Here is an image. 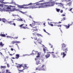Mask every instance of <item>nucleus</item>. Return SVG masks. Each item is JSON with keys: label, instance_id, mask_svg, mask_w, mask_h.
I'll return each mask as SVG.
<instances>
[{"label": "nucleus", "instance_id": "f257e3e1", "mask_svg": "<svg viewBox=\"0 0 73 73\" xmlns=\"http://www.w3.org/2000/svg\"><path fill=\"white\" fill-rule=\"evenodd\" d=\"M10 4H14V5H17L18 7L19 8H26V9H28L29 8V7H25L24 6H27V5H32V3H30L28 5H19L16 4V3L15 2L12 1L10 3Z\"/></svg>", "mask_w": 73, "mask_h": 73}, {"label": "nucleus", "instance_id": "f03ea898", "mask_svg": "<svg viewBox=\"0 0 73 73\" xmlns=\"http://www.w3.org/2000/svg\"><path fill=\"white\" fill-rule=\"evenodd\" d=\"M35 36L34 37L35 40H34V41L35 43L36 42H37V41H39V40H41V39H40V38H38V37H37V36H38V37L41 36V35L37 33L36 34H35ZM35 40H36V41Z\"/></svg>", "mask_w": 73, "mask_h": 73}, {"label": "nucleus", "instance_id": "7ed1b4c3", "mask_svg": "<svg viewBox=\"0 0 73 73\" xmlns=\"http://www.w3.org/2000/svg\"><path fill=\"white\" fill-rule=\"evenodd\" d=\"M37 54L38 55H41V53L38 52V51L33 50L32 51V53H31V55H36Z\"/></svg>", "mask_w": 73, "mask_h": 73}, {"label": "nucleus", "instance_id": "20e7f679", "mask_svg": "<svg viewBox=\"0 0 73 73\" xmlns=\"http://www.w3.org/2000/svg\"><path fill=\"white\" fill-rule=\"evenodd\" d=\"M40 58V55H38L36 56V58L35 59V60L36 61V65H38L40 63V60H38V59Z\"/></svg>", "mask_w": 73, "mask_h": 73}, {"label": "nucleus", "instance_id": "39448f33", "mask_svg": "<svg viewBox=\"0 0 73 73\" xmlns=\"http://www.w3.org/2000/svg\"><path fill=\"white\" fill-rule=\"evenodd\" d=\"M54 5V2H50L47 3V5H46V6L49 7L50 6H53Z\"/></svg>", "mask_w": 73, "mask_h": 73}, {"label": "nucleus", "instance_id": "423d86ee", "mask_svg": "<svg viewBox=\"0 0 73 73\" xmlns=\"http://www.w3.org/2000/svg\"><path fill=\"white\" fill-rule=\"evenodd\" d=\"M40 68L41 70H46V66L45 64H43Z\"/></svg>", "mask_w": 73, "mask_h": 73}, {"label": "nucleus", "instance_id": "0eeeda50", "mask_svg": "<svg viewBox=\"0 0 73 73\" xmlns=\"http://www.w3.org/2000/svg\"><path fill=\"white\" fill-rule=\"evenodd\" d=\"M38 5H39V4L35 3L34 4V5L33 6V7L34 8H37L38 7Z\"/></svg>", "mask_w": 73, "mask_h": 73}, {"label": "nucleus", "instance_id": "6e6552de", "mask_svg": "<svg viewBox=\"0 0 73 73\" xmlns=\"http://www.w3.org/2000/svg\"><path fill=\"white\" fill-rule=\"evenodd\" d=\"M29 25L30 26H31V27H32L34 28H37V26H35V25H36V24L35 23H32V24H30Z\"/></svg>", "mask_w": 73, "mask_h": 73}, {"label": "nucleus", "instance_id": "1a4fd4ad", "mask_svg": "<svg viewBox=\"0 0 73 73\" xmlns=\"http://www.w3.org/2000/svg\"><path fill=\"white\" fill-rule=\"evenodd\" d=\"M24 25V24H23L19 26V27H21V28H23V29H29V28H28L27 27H22V26H23Z\"/></svg>", "mask_w": 73, "mask_h": 73}, {"label": "nucleus", "instance_id": "9d476101", "mask_svg": "<svg viewBox=\"0 0 73 73\" xmlns=\"http://www.w3.org/2000/svg\"><path fill=\"white\" fill-rule=\"evenodd\" d=\"M61 45V48L63 50L65 48L66 46V44H65L64 43H63Z\"/></svg>", "mask_w": 73, "mask_h": 73}, {"label": "nucleus", "instance_id": "9b49d317", "mask_svg": "<svg viewBox=\"0 0 73 73\" xmlns=\"http://www.w3.org/2000/svg\"><path fill=\"white\" fill-rule=\"evenodd\" d=\"M73 25V23H72V24H71L70 25H69V24H68V25H64V27H66V28L67 29H68V28H69V27H70V26L71 25Z\"/></svg>", "mask_w": 73, "mask_h": 73}, {"label": "nucleus", "instance_id": "f8f14e48", "mask_svg": "<svg viewBox=\"0 0 73 73\" xmlns=\"http://www.w3.org/2000/svg\"><path fill=\"white\" fill-rule=\"evenodd\" d=\"M19 57H20L19 55H16L14 57H13L12 58V59H15V58L18 59V58H19Z\"/></svg>", "mask_w": 73, "mask_h": 73}, {"label": "nucleus", "instance_id": "ddd939ff", "mask_svg": "<svg viewBox=\"0 0 73 73\" xmlns=\"http://www.w3.org/2000/svg\"><path fill=\"white\" fill-rule=\"evenodd\" d=\"M19 66H17V68H18V69H20V68H21V66H23V65L22 64H19Z\"/></svg>", "mask_w": 73, "mask_h": 73}, {"label": "nucleus", "instance_id": "4468645a", "mask_svg": "<svg viewBox=\"0 0 73 73\" xmlns=\"http://www.w3.org/2000/svg\"><path fill=\"white\" fill-rule=\"evenodd\" d=\"M1 21H2L3 22V23H5L7 21V20L3 18L1 19Z\"/></svg>", "mask_w": 73, "mask_h": 73}, {"label": "nucleus", "instance_id": "2eb2a0df", "mask_svg": "<svg viewBox=\"0 0 73 73\" xmlns=\"http://www.w3.org/2000/svg\"><path fill=\"white\" fill-rule=\"evenodd\" d=\"M41 58V60L42 61H44V56H40V58Z\"/></svg>", "mask_w": 73, "mask_h": 73}, {"label": "nucleus", "instance_id": "dca6fc26", "mask_svg": "<svg viewBox=\"0 0 73 73\" xmlns=\"http://www.w3.org/2000/svg\"><path fill=\"white\" fill-rule=\"evenodd\" d=\"M53 24H54V26H57V25L58 24V23H56V22H54Z\"/></svg>", "mask_w": 73, "mask_h": 73}, {"label": "nucleus", "instance_id": "f3484780", "mask_svg": "<svg viewBox=\"0 0 73 73\" xmlns=\"http://www.w3.org/2000/svg\"><path fill=\"white\" fill-rule=\"evenodd\" d=\"M5 7H6L7 10V9H11V7H9L7 5H5Z\"/></svg>", "mask_w": 73, "mask_h": 73}, {"label": "nucleus", "instance_id": "a211bd4d", "mask_svg": "<svg viewBox=\"0 0 73 73\" xmlns=\"http://www.w3.org/2000/svg\"><path fill=\"white\" fill-rule=\"evenodd\" d=\"M13 22H12V21H7V23H8V24H10V25H12V23Z\"/></svg>", "mask_w": 73, "mask_h": 73}, {"label": "nucleus", "instance_id": "6ab92c4d", "mask_svg": "<svg viewBox=\"0 0 73 73\" xmlns=\"http://www.w3.org/2000/svg\"><path fill=\"white\" fill-rule=\"evenodd\" d=\"M36 70H41V68H36L35 69Z\"/></svg>", "mask_w": 73, "mask_h": 73}, {"label": "nucleus", "instance_id": "aec40b11", "mask_svg": "<svg viewBox=\"0 0 73 73\" xmlns=\"http://www.w3.org/2000/svg\"><path fill=\"white\" fill-rule=\"evenodd\" d=\"M0 45L2 46H3L4 45V44H3L2 42H1L0 43Z\"/></svg>", "mask_w": 73, "mask_h": 73}, {"label": "nucleus", "instance_id": "412c9836", "mask_svg": "<svg viewBox=\"0 0 73 73\" xmlns=\"http://www.w3.org/2000/svg\"><path fill=\"white\" fill-rule=\"evenodd\" d=\"M64 50V51L66 53V52L68 51V48H66V49H65L64 50Z\"/></svg>", "mask_w": 73, "mask_h": 73}, {"label": "nucleus", "instance_id": "4be33fe9", "mask_svg": "<svg viewBox=\"0 0 73 73\" xmlns=\"http://www.w3.org/2000/svg\"><path fill=\"white\" fill-rule=\"evenodd\" d=\"M1 69H2V68L3 69L4 68H6V66H1Z\"/></svg>", "mask_w": 73, "mask_h": 73}, {"label": "nucleus", "instance_id": "5701e85b", "mask_svg": "<svg viewBox=\"0 0 73 73\" xmlns=\"http://www.w3.org/2000/svg\"><path fill=\"white\" fill-rule=\"evenodd\" d=\"M4 1V0H0V2L1 3H3L4 4L5 3V4H6V3H5L4 2H3V1Z\"/></svg>", "mask_w": 73, "mask_h": 73}, {"label": "nucleus", "instance_id": "b1692460", "mask_svg": "<svg viewBox=\"0 0 73 73\" xmlns=\"http://www.w3.org/2000/svg\"><path fill=\"white\" fill-rule=\"evenodd\" d=\"M50 56V55H46L45 56L46 58H48V57H49Z\"/></svg>", "mask_w": 73, "mask_h": 73}, {"label": "nucleus", "instance_id": "393cba45", "mask_svg": "<svg viewBox=\"0 0 73 73\" xmlns=\"http://www.w3.org/2000/svg\"><path fill=\"white\" fill-rule=\"evenodd\" d=\"M48 24L49 25H50V26H51V27H53V24H52L50 23H49V22H48Z\"/></svg>", "mask_w": 73, "mask_h": 73}, {"label": "nucleus", "instance_id": "a878e982", "mask_svg": "<svg viewBox=\"0 0 73 73\" xmlns=\"http://www.w3.org/2000/svg\"><path fill=\"white\" fill-rule=\"evenodd\" d=\"M5 64H7V66L8 67V68H9L10 66H9V64H7V62L5 63Z\"/></svg>", "mask_w": 73, "mask_h": 73}, {"label": "nucleus", "instance_id": "bb28decb", "mask_svg": "<svg viewBox=\"0 0 73 73\" xmlns=\"http://www.w3.org/2000/svg\"><path fill=\"white\" fill-rule=\"evenodd\" d=\"M24 70V69H23L22 70H19V69H18V70H19V71L20 72H23V70Z\"/></svg>", "mask_w": 73, "mask_h": 73}, {"label": "nucleus", "instance_id": "cd10ccee", "mask_svg": "<svg viewBox=\"0 0 73 73\" xmlns=\"http://www.w3.org/2000/svg\"><path fill=\"white\" fill-rule=\"evenodd\" d=\"M15 43H16V41H13L11 42V44H15Z\"/></svg>", "mask_w": 73, "mask_h": 73}, {"label": "nucleus", "instance_id": "c85d7f7f", "mask_svg": "<svg viewBox=\"0 0 73 73\" xmlns=\"http://www.w3.org/2000/svg\"><path fill=\"white\" fill-rule=\"evenodd\" d=\"M1 36L2 37H5V34H1Z\"/></svg>", "mask_w": 73, "mask_h": 73}, {"label": "nucleus", "instance_id": "c756f323", "mask_svg": "<svg viewBox=\"0 0 73 73\" xmlns=\"http://www.w3.org/2000/svg\"><path fill=\"white\" fill-rule=\"evenodd\" d=\"M61 54V55H66V54L65 52H62Z\"/></svg>", "mask_w": 73, "mask_h": 73}, {"label": "nucleus", "instance_id": "7c9ffc66", "mask_svg": "<svg viewBox=\"0 0 73 73\" xmlns=\"http://www.w3.org/2000/svg\"><path fill=\"white\" fill-rule=\"evenodd\" d=\"M0 7L3 8V7H4V5L0 4Z\"/></svg>", "mask_w": 73, "mask_h": 73}, {"label": "nucleus", "instance_id": "2f4dec72", "mask_svg": "<svg viewBox=\"0 0 73 73\" xmlns=\"http://www.w3.org/2000/svg\"><path fill=\"white\" fill-rule=\"evenodd\" d=\"M64 20H65V17L63 18L62 20L61 21H64Z\"/></svg>", "mask_w": 73, "mask_h": 73}, {"label": "nucleus", "instance_id": "473e14b6", "mask_svg": "<svg viewBox=\"0 0 73 73\" xmlns=\"http://www.w3.org/2000/svg\"><path fill=\"white\" fill-rule=\"evenodd\" d=\"M57 12H58L60 10V9H56Z\"/></svg>", "mask_w": 73, "mask_h": 73}, {"label": "nucleus", "instance_id": "72a5a7b5", "mask_svg": "<svg viewBox=\"0 0 73 73\" xmlns=\"http://www.w3.org/2000/svg\"><path fill=\"white\" fill-rule=\"evenodd\" d=\"M27 66H26V65H25V66L23 67L24 69H26V68H27Z\"/></svg>", "mask_w": 73, "mask_h": 73}, {"label": "nucleus", "instance_id": "f704fd0d", "mask_svg": "<svg viewBox=\"0 0 73 73\" xmlns=\"http://www.w3.org/2000/svg\"><path fill=\"white\" fill-rule=\"evenodd\" d=\"M7 38H13V37H12L11 36H7Z\"/></svg>", "mask_w": 73, "mask_h": 73}, {"label": "nucleus", "instance_id": "c9c22d12", "mask_svg": "<svg viewBox=\"0 0 73 73\" xmlns=\"http://www.w3.org/2000/svg\"><path fill=\"white\" fill-rule=\"evenodd\" d=\"M19 21H23V20L22 19H20L19 20Z\"/></svg>", "mask_w": 73, "mask_h": 73}, {"label": "nucleus", "instance_id": "e433bc0d", "mask_svg": "<svg viewBox=\"0 0 73 73\" xmlns=\"http://www.w3.org/2000/svg\"><path fill=\"white\" fill-rule=\"evenodd\" d=\"M4 10H5V11H7V7H4Z\"/></svg>", "mask_w": 73, "mask_h": 73}, {"label": "nucleus", "instance_id": "4c0bfd02", "mask_svg": "<svg viewBox=\"0 0 73 73\" xmlns=\"http://www.w3.org/2000/svg\"><path fill=\"white\" fill-rule=\"evenodd\" d=\"M16 43H17V44H19V43H20V42L16 41Z\"/></svg>", "mask_w": 73, "mask_h": 73}, {"label": "nucleus", "instance_id": "58836bf2", "mask_svg": "<svg viewBox=\"0 0 73 73\" xmlns=\"http://www.w3.org/2000/svg\"><path fill=\"white\" fill-rule=\"evenodd\" d=\"M6 73H8V71H9L8 70H6Z\"/></svg>", "mask_w": 73, "mask_h": 73}, {"label": "nucleus", "instance_id": "ea45409f", "mask_svg": "<svg viewBox=\"0 0 73 73\" xmlns=\"http://www.w3.org/2000/svg\"><path fill=\"white\" fill-rule=\"evenodd\" d=\"M14 39H15H15H17L18 38V37H16L15 38H13Z\"/></svg>", "mask_w": 73, "mask_h": 73}, {"label": "nucleus", "instance_id": "a19ab883", "mask_svg": "<svg viewBox=\"0 0 73 73\" xmlns=\"http://www.w3.org/2000/svg\"><path fill=\"white\" fill-rule=\"evenodd\" d=\"M20 12H21V13H23V14H25V13H26V12H23L21 11H20Z\"/></svg>", "mask_w": 73, "mask_h": 73}, {"label": "nucleus", "instance_id": "79ce46f5", "mask_svg": "<svg viewBox=\"0 0 73 73\" xmlns=\"http://www.w3.org/2000/svg\"><path fill=\"white\" fill-rule=\"evenodd\" d=\"M12 25H13L14 26H16V24L15 23H12Z\"/></svg>", "mask_w": 73, "mask_h": 73}, {"label": "nucleus", "instance_id": "37998d69", "mask_svg": "<svg viewBox=\"0 0 73 73\" xmlns=\"http://www.w3.org/2000/svg\"><path fill=\"white\" fill-rule=\"evenodd\" d=\"M48 53H53V54H54V52H48Z\"/></svg>", "mask_w": 73, "mask_h": 73}, {"label": "nucleus", "instance_id": "c03bdc74", "mask_svg": "<svg viewBox=\"0 0 73 73\" xmlns=\"http://www.w3.org/2000/svg\"><path fill=\"white\" fill-rule=\"evenodd\" d=\"M43 51H44V52H45V51H46V50H47L46 49H45V48H44L43 49Z\"/></svg>", "mask_w": 73, "mask_h": 73}, {"label": "nucleus", "instance_id": "a18cd8bd", "mask_svg": "<svg viewBox=\"0 0 73 73\" xmlns=\"http://www.w3.org/2000/svg\"><path fill=\"white\" fill-rule=\"evenodd\" d=\"M57 27H61V25H57Z\"/></svg>", "mask_w": 73, "mask_h": 73}, {"label": "nucleus", "instance_id": "49530a36", "mask_svg": "<svg viewBox=\"0 0 73 73\" xmlns=\"http://www.w3.org/2000/svg\"><path fill=\"white\" fill-rule=\"evenodd\" d=\"M11 50L12 51H13L14 50V49L13 48H11Z\"/></svg>", "mask_w": 73, "mask_h": 73}, {"label": "nucleus", "instance_id": "de8ad7c7", "mask_svg": "<svg viewBox=\"0 0 73 73\" xmlns=\"http://www.w3.org/2000/svg\"><path fill=\"white\" fill-rule=\"evenodd\" d=\"M72 9H73L72 8H71L70 10H69V11H72Z\"/></svg>", "mask_w": 73, "mask_h": 73}, {"label": "nucleus", "instance_id": "09e8293b", "mask_svg": "<svg viewBox=\"0 0 73 73\" xmlns=\"http://www.w3.org/2000/svg\"><path fill=\"white\" fill-rule=\"evenodd\" d=\"M62 16H65V15L64 14H63L62 15Z\"/></svg>", "mask_w": 73, "mask_h": 73}, {"label": "nucleus", "instance_id": "8fccbe9b", "mask_svg": "<svg viewBox=\"0 0 73 73\" xmlns=\"http://www.w3.org/2000/svg\"><path fill=\"white\" fill-rule=\"evenodd\" d=\"M9 57L6 56V57L5 58V59H7L8 58H9Z\"/></svg>", "mask_w": 73, "mask_h": 73}, {"label": "nucleus", "instance_id": "3c124183", "mask_svg": "<svg viewBox=\"0 0 73 73\" xmlns=\"http://www.w3.org/2000/svg\"><path fill=\"white\" fill-rule=\"evenodd\" d=\"M60 13H62L63 12V10H61V11H60Z\"/></svg>", "mask_w": 73, "mask_h": 73}, {"label": "nucleus", "instance_id": "603ef678", "mask_svg": "<svg viewBox=\"0 0 73 73\" xmlns=\"http://www.w3.org/2000/svg\"><path fill=\"white\" fill-rule=\"evenodd\" d=\"M33 23H37V22H35V21H33Z\"/></svg>", "mask_w": 73, "mask_h": 73}, {"label": "nucleus", "instance_id": "864d4df0", "mask_svg": "<svg viewBox=\"0 0 73 73\" xmlns=\"http://www.w3.org/2000/svg\"><path fill=\"white\" fill-rule=\"evenodd\" d=\"M29 17L30 18H31V19L32 18V16H29Z\"/></svg>", "mask_w": 73, "mask_h": 73}, {"label": "nucleus", "instance_id": "5fc2aeb1", "mask_svg": "<svg viewBox=\"0 0 73 73\" xmlns=\"http://www.w3.org/2000/svg\"><path fill=\"white\" fill-rule=\"evenodd\" d=\"M40 42H38V43H39V44H41V42H42L41 41H40Z\"/></svg>", "mask_w": 73, "mask_h": 73}, {"label": "nucleus", "instance_id": "6e6d98bb", "mask_svg": "<svg viewBox=\"0 0 73 73\" xmlns=\"http://www.w3.org/2000/svg\"><path fill=\"white\" fill-rule=\"evenodd\" d=\"M36 33H33V35H35V34H36Z\"/></svg>", "mask_w": 73, "mask_h": 73}, {"label": "nucleus", "instance_id": "4d7b16f0", "mask_svg": "<svg viewBox=\"0 0 73 73\" xmlns=\"http://www.w3.org/2000/svg\"><path fill=\"white\" fill-rule=\"evenodd\" d=\"M16 16H17V15H13V16H14V17Z\"/></svg>", "mask_w": 73, "mask_h": 73}, {"label": "nucleus", "instance_id": "13d9d810", "mask_svg": "<svg viewBox=\"0 0 73 73\" xmlns=\"http://www.w3.org/2000/svg\"><path fill=\"white\" fill-rule=\"evenodd\" d=\"M44 31L45 32H46V31L45 30V29H44Z\"/></svg>", "mask_w": 73, "mask_h": 73}, {"label": "nucleus", "instance_id": "bf43d9fd", "mask_svg": "<svg viewBox=\"0 0 73 73\" xmlns=\"http://www.w3.org/2000/svg\"><path fill=\"white\" fill-rule=\"evenodd\" d=\"M51 46L50 47V48H53V45H51Z\"/></svg>", "mask_w": 73, "mask_h": 73}, {"label": "nucleus", "instance_id": "052dcab7", "mask_svg": "<svg viewBox=\"0 0 73 73\" xmlns=\"http://www.w3.org/2000/svg\"><path fill=\"white\" fill-rule=\"evenodd\" d=\"M65 56H66L65 55H63V58L64 57H65Z\"/></svg>", "mask_w": 73, "mask_h": 73}, {"label": "nucleus", "instance_id": "680f3d73", "mask_svg": "<svg viewBox=\"0 0 73 73\" xmlns=\"http://www.w3.org/2000/svg\"><path fill=\"white\" fill-rule=\"evenodd\" d=\"M0 54L1 55H2V53H1V52H0Z\"/></svg>", "mask_w": 73, "mask_h": 73}, {"label": "nucleus", "instance_id": "e2e57ef3", "mask_svg": "<svg viewBox=\"0 0 73 73\" xmlns=\"http://www.w3.org/2000/svg\"><path fill=\"white\" fill-rule=\"evenodd\" d=\"M12 10H13L12 11H14V10H15V9H13Z\"/></svg>", "mask_w": 73, "mask_h": 73}, {"label": "nucleus", "instance_id": "0e129e2a", "mask_svg": "<svg viewBox=\"0 0 73 73\" xmlns=\"http://www.w3.org/2000/svg\"><path fill=\"white\" fill-rule=\"evenodd\" d=\"M69 4H72V2H70Z\"/></svg>", "mask_w": 73, "mask_h": 73}, {"label": "nucleus", "instance_id": "69168bd1", "mask_svg": "<svg viewBox=\"0 0 73 73\" xmlns=\"http://www.w3.org/2000/svg\"><path fill=\"white\" fill-rule=\"evenodd\" d=\"M1 18H0V21H1Z\"/></svg>", "mask_w": 73, "mask_h": 73}, {"label": "nucleus", "instance_id": "338daca9", "mask_svg": "<svg viewBox=\"0 0 73 73\" xmlns=\"http://www.w3.org/2000/svg\"><path fill=\"white\" fill-rule=\"evenodd\" d=\"M61 23V22H59V23Z\"/></svg>", "mask_w": 73, "mask_h": 73}, {"label": "nucleus", "instance_id": "774afa93", "mask_svg": "<svg viewBox=\"0 0 73 73\" xmlns=\"http://www.w3.org/2000/svg\"><path fill=\"white\" fill-rule=\"evenodd\" d=\"M7 73H11V72H8Z\"/></svg>", "mask_w": 73, "mask_h": 73}]
</instances>
